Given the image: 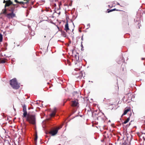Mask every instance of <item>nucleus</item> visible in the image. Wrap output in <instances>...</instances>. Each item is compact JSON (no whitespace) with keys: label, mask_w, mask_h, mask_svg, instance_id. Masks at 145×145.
Wrapping results in <instances>:
<instances>
[{"label":"nucleus","mask_w":145,"mask_h":145,"mask_svg":"<svg viewBox=\"0 0 145 145\" xmlns=\"http://www.w3.org/2000/svg\"><path fill=\"white\" fill-rule=\"evenodd\" d=\"M80 67L76 68L74 69L72 72L73 75L76 76V77L78 79H80L82 77L85 76V73L84 71H81L79 73L77 72L78 71L80 70Z\"/></svg>","instance_id":"f257e3e1"},{"label":"nucleus","mask_w":145,"mask_h":145,"mask_svg":"<svg viewBox=\"0 0 145 145\" xmlns=\"http://www.w3.org/2000/svg\"><path fill=\"white\" fill-rule=\"evenodd\" d=\"M26 120L29 123L33 125L36 124V118L35 115L28 114L26 117Z\"/></svg>","instance_id":"f03ea898"},{"label":"nucleus","mask_w":145,"mask_h":145,"mask_svg":"<svg viewBox=\"0 0 145 145\" xmlns=\"http://www.w3.org/2000/svg\"><path fill=\"white\" fill-rule=\"evenodd\" d=\"M10 83L11 86L14 89H18L20 87V84L18 83L16 78L11 80Z\"/></svg>","instance_id":"7ed1b4c3"},{"label":"nucleus","mask_w":145,"mask_h":145,"mask_svg":"<svg viewBox=\"0 0 145 145\" xmlns=\"http://www.w3.org/2000/svg\"><path fill=\"white\" fill-rule=\"evenodd\" d=\"M10 83L11 86L14 89H18L20 87V84L18 83L16 78L11 80Z\"/></svg>","instance_id":"20e7f679"},{"label":"nucleus","mask_w":145,"mask_h":145,"mask_svg":"<svg viewBox=\"0 0 145 145\" xmlns=\"http://www.w3.org/2000/svg\"><path fill=\"white\" fill-rule=\"evenodd\" d=\"M62 127V126H60L57 127L55 129L51 131L50 132V133L52 136H54L57 134L58 130Z\"/></svg>","instance_id":"39448f33"},{"label":"nucleus","mask_w":145,"mask_h":145,"mask_svg":"<svg viewBox=\"0 0 145 145\" xmlns=\"http://www.w3.org/2000/svg\"><path fill=\"white\" fill-rule=\"evenodd\" d=\"M6 16L8 19L16 17V14L13 12H11L6 14Z\"/></svg>","instance_id":"423d86ee"},{"label":"nucleus","mask_w":145,"mask_h":145,"mask_svg":"<svg viewBox=\"0 0 145 145\" xmlns=\"http://www.w3.org/2000/svg\"><path fill=\"white\" fill-rule=\"evenodd\" d=\"M78 103L77 100L73 101H72L71 106L73 107H78Z\"/></svg>","instance_id":"0eeeda50"},{"label":"nucleus","mask_w":145,"mask_h":145,"mask_svg":"<svg viewBox=\"0 0 145 145\" xmlns=\"http://www.w3.org/2000/svg\"><path fill=\"white\" fill-rule=\"evenodd\" d=\"M12 2L10 0L6 1V3L5 4V7L9 6L11 5L12 4Z\"/></svg>","instance_id":"6e6552de"},{"label":"nucleus","mask_w":145,"mask_h":145,"mask_svg":"<svg viewBox=\"0 0 145 145\" xmlns=\"http://www.w3.org/2000/svg\"><path fill=\"white\" fill-rule=\"evenodd\" d=\"M130 110V108H125V109L124 113L122 114L121 116H123V115H125Z\"/></svg>","instance_id":"1a4fd4ad"},{"label":"nucleus","mask_w":145,"mask_h":145,"mask_svg":"<svg viewBox=\"0 0 145 145\" xmlns=\"http://www.w3.org/2000/svg\"><path fill=\"white\" fill-rule=\"evenodd\" d=\"M64 29L67 32H68V31L69 30L68 24L67 22L66 24H65Z\"/></svg>","instance_id":"9d476101"},{"label":"nucleus","mask_w":145,"mask_h":145,"mask_svg":"<svg viewBox=\"0 0 145 145\" xmlns=\"http://www.w3.org/2000/svg\"><path fill=\"white\" fill-rule=\"evenodd\" d=\"M14 6H11L10 7V9L9 10V11L11 12H14L15 7H14L15 5H14Z\"/></svg>","instance_id":"9b49d317"},{"label":"nucleus","mask_w":145,"mask_h":145,"mask_svg":"<svg viewBox=\"0 0 145 145\" xmlns=\"http://www.w3.org/2000/svg\"><path fill=\"white\" fill-rule=\"evenodd\" d=\"M140 137L141 138H142L144 140H145V133H142L141 134L140 136Z\"/></svg>","instance_id":"f8f14e48"},{"label":"nucleus","mask_w":145,"mask_h":145,"mask_svg":"<svg viewBox=\"0 0 145 145\" xmlns=\"http://www.w3.org/2000/svg\"><path fill=\"white\" fill-rule=\"evenodd\" d=\"M2 12L1 14H4L5 15H6V14L7 13V10L6 9H3L2 10Z\"/></svg>","instance_id":"ddd939ff"},{"label":"nucleus","mask_w":145,"mask_h":145,"mask_svg":"<svg viewBox=\"0 0 145 145\" xmlns=\"http://www.w3.org/2000/svg\"><path fill=\"white\" fill-rule=\"evenodd\" d=\"M55 114H56V110H55L54 111H53L51 113V114H50V115L52 117L54 116L55 115Z\"/></svg>","instance_id":"4468645a"},{"label":"nucleus","mask_w":145,"mask_h":145,"mask_svg":"<svg viewBox=\"0 0 145 145\" xmlns=\"http://www.w3.org/2000/svg\"><path fill=\"white\" fill-rule=\"evenodd\" d=\"M130 117L128 118L127 119V120H125L123 123V124H126L127 123L129 120H130Z\"/></svg>","instance_id":"2eb2a0df"},{"label":"nucleus","mask_w":145,"mask_h":145,"mask_svg":"<svg viewBox=\"0 0 145 145\" xmlns=\"http://www.w3.org/2000/svg\"><path fill=\"white\" fill-rule=\"evenodd\" d=\"M23 107V112L26 111V108L25 105H24Z\"/></svg>","instance_id":"dca6fc26"},{"label":"nucleus","mask_w":145,"mask_h":145,"mask_svg":"<svg viewBox=\"0 0 145 145\" xmlns=\"http://www.w3.org/2000/svg\"><path fill=\"white\" fill-rule=\"evenodd\" d=\"M27 111H25V112H24V113H23V116H24V117H26L27 116Z\"/></svg>","instance_id":"f3484780"},{"label":"nucleus","mask_w":145,"mask_h":145,"mask_svg":"<svg viewBox=\"0 0 145 145\" xmlns=\"http://www.w3.org/2000/svg\"><path fill=\"white\" fill-rule=\"evenodd\" d=\"M3 40V36L0 33V42H1Z\"/></svg>","instance_id":"a211bd4d"},{"label":"nucleus","mask_w":145,"mask_h":145,"mask_svg":"<svg viewBox=\"0 0 145 145\" xmlns=\"http://www.w3.org/2000/svg\"><path fill=\"white\" fill-rule=\"evenodd\" d=\"M107 12L109 13H110L111 12L113 11V9H111L110 10H109V9H107Z\"/></svg>","instance_id":"6ab92c4d"},{"label":"nucleus","mask_w":145,"mask_h":145,"mask_svg":"<svg viewBox=\"0 0 145 145\" xmlns=\"http://www.w3.org/2000/svg\"><path fill=\"white\" fill-rule=\"evenodd\" d=\"M37 139V135H36L35 136V138L34 139L35 141V142H36Z\"/></svg>","instance_id":"aec40b11"},{"label":"nucleus","mask_w":145,"mask_h":145,"mask_svg":"<svg viewBox=\"0 0 145 145\" xmlns=\"http://www.w3.org/2000/svg\"><path fill=\"white\" fill-rule=\"evenodd\" d=\"M25 2H19V3H19L20 4H23V5L25 4H26L25 3Z\"/></svg>","instance_id":"412c9836"},{"label":"nucleus","mask_w":145,"mask_h":145,"mask_svg":"<svg viewBox=\"0 0 145 145\" xmlns=\"http://www.w3.org/2000/svg\"><path fill=\"white\" fill-rule=\"evenodd\" d=\"M62 34H63V36L64 37H66V33L65 32H64Z\"/></svg>","instance_id":"4be33fe9"},{"label":"nucleus","mask_w":145,"mask_h":145,"mask_svg":"<svg viewBox=\"0 0 145 145\" xmlns=\"http://www.w3.org/2000/svg\"><path fill=\"white\" fill-rule=\"evenodd\" d=\"M113 11H115V10H116L117 11H120V10H118V9H117L116 8H114V9H113Z\"/></svg>","instance_id":"5701e85b"},{"label":"nucleus","mask_w":145,"mask_h":145,"mask_svg":"<svg viewBox=\"0 0 145 145\" xmlns=\"http://www.w3.org/2000/svg\"><path fill=\"white\" fill-rule=\"evenodd\" d=\"M24 0V1H26V2H25V3H26V4H27V3H28V2H29V0Z\"/></svg>","instance_id":"b1692460"},{"label":"nucleus","mask_w":145,"mask_h":145,"mask_svg":"<svg viewBox=\"0 0 145 145\" xmlns=\"http://www.w3.org/2000/svg\"><path fill=\"white\" fill-rule=\"evenodd\" d=\"M82 43H83V42H81V46L82 48H83V44H82Z\"/></svg>","instance_id":"393cba45"},{"label":"nucleus","mask_w":145,"mask_h":145,"mask_svg":"<svg viewBox=\"0 0 145 145\" xmlns=\"http://www.w3.org/2000/svg\"><path fill=\"white\" fill-rule=\"evenodd\" d=\"M14 1L16 3H19V1H18L17 0H14Z\"/></svg>","instance_id":"a878e982"},{"label":"nucleus","mask_w":145,"mask_h":145,"mask_svg":"<svg viewBox=\"0 0 145 145\" xmlns=\"http://www.w3.org/2000/svg\"><path fill=\"white\" fill-rule=\"evenodd\" d=\"M2 62L3 63H5V60H3L2 61Z\"/></svg>","instance_id":"bb28decb"},{"label":"nucleus","mask_w":145,"mask_h":145,"mask_svg":"<svg viewBox=\"0 0 145 145\" xmlns=\"http://www.w3.org/2000/svg\"><path fill=\"white\" fill-rule=\"evenodd\" d=\"M3 3H6V1H5V0H4V1H3Z\"/></svg>","instance_id":"cd10ccee"},{"label":"nucleus","mask_w":145,"mask_h":145,"mask_svg":"<svg viewBox=\"0 0 145 145\" xmlns=\"http://www.w3.org/2000/svg\"><path fill=\"white\" fill-rule=\"evenodd\" d=\"M83 48H81V50H84V49H83Z\"/></svg>","instance_id":"c85d7f7f"},{"label":"nucleus","mask_w":145,"mask_h":145,"mask_svg":"<svg viewBox=\"0 0 145 145\" xmlns=\"http://www.w3.org/2000/svg\"><path fill=\"white\" fill-rule=\"evenodd\" d=\"M124 14H126V13H125V12H124Z\"/></svg>","instance_id":"c756f323"},{"label":"nucleus","mask_w":145,"mask_h":145,"mask_svg":"<svg viewBox=\"0 0 145 145\" xmlns=\"http://www.w3.org/2000/svg\"><path fill=\"white\" fill-rule=\"evenodd\" d=\"M14 110L15 111L16 110V109L14 108Z\"/></svg>","instance_id":"7c9ffc66"},{"label":"nucleus","mask_w":145,"mask_h":145,"mask_svg":"<svg viewBox=\"0 0 145 145\" xmlns=\"http://www.w3.org/2000/svg\"><path fill=\"white\" fill-rule=\"evenodd\" d=\"M125 16H127V14H126L125 15Z\"/></svg>","instance_id":"2f4dec72"},{"label":"nucleus","mask_w":145,"mask_h":145,"mask_svg":"<svg viewBox=\"0 0 145 145\" xmlns=\"http://www.w3.org/2000/svg\"><path fill=\"white\" fill-rule=\"evenodd\" d=\"M44 37H45H45H46V36H44Z\"/></svg>","instance_id":"473e14b6"},{"label":"nucleus","mask_w":145,"mask_h":145,"mask_svg":"<svg viewBox=\"0 0 145 145\" xmlns=\"http://www.w3.org/2000/svg\"><path fill=\"white\" fill-rule=\"evenodd\" d=\"M82 67V65H81V68Z\"/></svg>","instance_id":"72a5a7b5"}]
</instances>
